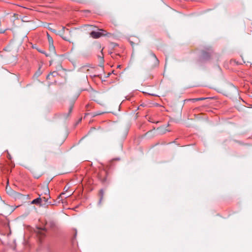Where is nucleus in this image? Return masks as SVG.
I'll list each match as a JSON object with an SVG mask.
<instances>
[{
	"label": "nucleus",
	"instance_id": "18",
	"mask_svg": "<svg viewBox=\"0 0 252 252\" xmlns=\"http://www.w3.org/2000/svg\"><path fill=\"white\" fill-rule=\"evenodd\" d=\"M70 195V194H68V195H67L65 196V197H67L69 196Z\"/></svg>",
	"mask_w": 252,
	"mask_h": 252
},
{
	"label": "nucleus",
	"instance_id": "4",
	"mask_svg": "<svg viewBox=\"0 0 252 252\" xmlns=\"http://www.w3.org/2000/svg\"><path fill=\"white\" fill-rule=\"evenodd\" d=\"M47 37L49 42V44L50 45V47H51V45H52L53 49H54V46H53V38L50 36V35L47 33Z\"/></svg>",
	"mask_w": 252,
	"mask_h": 252
},
{
	"label": "nucleus",
	"instance_id": "5",
	"mask_svg": "<svg viewBox=\"0 0 252 252\" xmlns=\"http://www.w3.org/2000/svg\"><path fill=\"white\" fill-rule=\"evenodd\" d=\"M43 194L44 195H47V194L50 195V191H49V189L48 187H45L44 188V193Z\"/></svg>",
	"mask_w": 252,
	"mask_h": 252
},
{
	"label": "nucleus",
	"instance_id": "7",
	"mask_svg": "<svg viewBox=\"0 0 252 252\" xmlns=\"http://www.w3.org/2000/svg\"><path fill=\"white\" fill-rule=\"evenodd\" d=\"M99 193H100V196H101L99 201V203L100 204L102 200V198H103V193H104L103 190L102 189H101L100 190Z\"/></svg>",
	"mask_w": 252,
	"mask_h": 252
},
{
	"label": "nucleus",
	"instance_id": "16",
	"mask_svg": "<svg viewBox=\"0 0 252 252\" xmlns=\"http://www.w3.org/2000/svg\"><path fill=\"white\" fill-rule=\"evenodd\" d=\"M64 194H65V193H64V192L62 193L60 195V197H61V196H62V195H64Z\"/></svg>",
	"mask_w": 252,
	"mask_h": 252
},
{
	"label": "nucleus",
	"instance_id": "15",
	"mask_svg": "<svg viewBox=\"0 0 252 252\" xmlns=\"http://www.w3.org/2000/svg\"><path fill=\"white\" fill-rule=\"evenodd\" d=\"M71 110H72V107H70L69 108V111L68 114L71 112Z\"/></svg>",
	"mask_w": 252,
	"mask_h": 252
},
{
	"label": "nucleus",
	"instance_id": "13",
	"mask_svg": "<svg viewBox=\"0 0 252 252\" xmlns=\"http://www.w3.org/2000/svg\"><path fill=\"white\" fill-rule=\"evenodd\" d=\"M49 49L51 50V51H54L55 50V48L54 47V49H53V47L52 46V45H51V47H49Z\"/></svg>",
	"mask_w": 252,
	"mask_h": 252
},
{
	"label": "nucleus",
	"instance_id": "1",
	"mask_svg": "<svg viewBox=\"0 0 252 252\" xmlns=\"http://www.w3.org/2000/svg\"><path fill=\"white\" fill-rule=\"evenodd\" d=\"M105 35H106V32L102 29H99L98 31H93L90 33V36L94 39L98 38Z\"/></svg>",
	"mask_w": 252,
	"mask_h": 252
},
{
	"label": "nucleus",
	"instance_id": "14",
	"mask_svg": "<svg viewBox=\"0 0 252 252\" xmlns=\"http://www.w3.org/2000/svg\"><path fill=\"white\" fill-rule=\"evenodd\" d=\"M62 37L64 40H68L67 38L65 36H63V35H62Z\"/></svg>",
	"mask_w": 252,
	"mask_h": 252
},
{
	"label": "nucleus",
	"instance_id": "17",
	"mask_svg": "<svg viewBox=\"0 0 252 252\" xmlns=\"http://www.w3.org/2000/svg\"><path fill=\"white\" fill-rule=\"evenodd\" d=\"M153 56L155 59H157V57H156V56H155V54H153Z\"/></svg>",
	"mask_w": 252,
	"mask_h": 252
},
{
	"label": "nucleus",
	"instance_id": "3",
	"mask_svg": "<svg viewBox=\"0 0 252 252\" xmlns=\"http://www.w3.org/2000/svg\"><path fill=\"white\" fill-rule=\"evenodd\" d=\"M41 202H42V199H41V197H40V195H39V197H38V198H36V199H33V200L32 201L31 203H32V204H40V203H41Z\"/></svg>",
	"mask_w": 252,
	"mask_h": 252
},
{
	"label": "nucleus",
	"instance_id": "9",
	"mask_svg": "<svg viewBox=\"0 0 252 252\" xmlns=\"http://www.w3.org/2000/svg\"><path fill=\"white\" fill-rule=\"evenodd\" d=\"M65 30V28L64 27H63L62 30L59 32L61 34H62L64 32Z\"/></svg>",
	"mask_w": 252,
	"mask_h": 252
},
{
	"label": "nucleus",
	"instance_id": "10",
	"mask_svg": "<svg viewBox=\"0 0 252 252\" xmlns=\"http://www.w3.org/2000/svg\"><path fill=\"white\" fill-rule=\"evenodd\" d=\"M205 99V98H204V97H200V98H197L194 99L193 100H196V101H198V100H204Z\"/></svg>",
	"mask_w": 252,
	"mask_h": 252
},
{
	"label": "nucleus",
	"instance_id": "20",
	"mask_svg": "<svg viewBox=\"0 0 252 252\" xmlns=\"http://www.w3.org/2000/svg\"><path fill=\"white\" fill-rule=\"evenodd\" d=\"M120 67V65H118V67Z\"/></svg>",
	"mask_w": 252,
	"mask_h": 252
},
{
	"label": "nucleus",
	"instance_id": "2",
	"mask_svg": "<svg viewBox=\"0 0 252 252\" xmlns=\"http://www.w3.org/2000/svg\"><path fill=\"white\" fill-rule=\"evenodd\" d=\"M42 201L44 202L43 205L48 206L49 205H52V203L51 201H49V199L51 198L50 195H43L41 197Z\"/></svg>",
	"mask_w": 252,
	"mask_h": 252
},
{
	"label": "nucleus",
	"instance_id": "6",
	"mask_svg": "<svg viewBox=\"0 0 252 252\" xmlns=\"http://www.w3.org/2000/svg\"><path fill=\"white\" fill-rule=\"evenodd\" d=\"M88 70L89 69H88V66H83L80 68V71L81 72H85L86 71Z\"/></svg>",
	"mask_w": 252,
	"mask_h": 252
},
{
	"label": "nucleus",
	"instance_id": "8",
	"mask_svg": "<svg viewBox=\"0 0 252 252\" xmlns=\"http://www.w3.org/2000/svg\"><path fill=\"white\" fill-rule=\"evenodd\" d=\"M57 74V72L56 71H53V72H52V73H51V75H53V76H56ZM50 74L48 75L47 76V79H48V78H49V77H50Z\"/></svg>",
	"mask_w": 252,
	"mask_h": 252
},
{
	"label": "nucleus",
	"instance_id": "11",
	"mask_svg": "<svg viewBox=\"0 0 252 252\" xmlns=\"http://www.w3.org/2000/svg\"><path fill=\"white\" fill-rule=\"evenodd\" d=\"M7 30H8L7 29H5V30H3L2 29H0V33H3L5 32V31H6Z\"/></svg>",
	"mask_w": 252,
	"mask_h": 252
},
{
	"label": "nucleus",
	"instance_id": "19",
	"mask_svg": "<svg viewBox=\"0 0 252 252\" xmlns=\"http://www.w3.org/2000/svg\"><path fill=\"white\" fill-rule=\"evenodd\" d=\"M251 96L252 97V94H251Z\"/></svg>",
	"mask_w": 252,
	"mask_h": 252
},
{
	"label": "nucleus",
	"instance_id": "12",
	"mask_svg": "<svg viewBox=\"0 0 252 252\" xmlns=\"http://www.w3.org/2000/svg\"><path fill=\"white\" fill-rule=\"evenodd\" d=\"M37 50H38V51L39 52H40V53H43V54H45V55H46V56H48V55H47V54H46L44 51L41 50H39V49H37Z\"/></svg>",
	"mask_w": 252,
	"mask_h": 252
}]
</instances>
